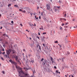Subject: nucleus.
<instances>
[{
  "label": "nucleus",
  "mask_w": 77,
  "mask_h": 77,
  "mask_svg": "<svg viewBox=\"0 0 77 77\" xmlns=\"http://www.w3.org/2000/svg\"><path fill=\"white\" fill-rule=\"evenodd\" d=\"M5 34H3L2 35L3 36H5Z\"/></svg>",
  "instance_id": "56"
},
{
  "label": "nucleus",
  "mask_w": 77,
  "mask_h": 77,
  "mask_svg": "<svg viewBox=\"0 0 77 77\" xmlns=\"http://www.w3.org/2000/svg\"><path fill=\"white\" fill-rule=\"evenodd\" d=\"M26 31L27 32H29V31H28V29H26Z\"/></svg>",
  "instance_id": "37"
},
{
  "label": "nucleus",
  "mask_w": 77,
  "mask_h": 77,
  "mask_svg": "<svg viewBox=\"0 0 77 77\" xmlns=\"http://www.w3.org/2000/svg\"><path fill=\"white\" fill-rule=\"evenodd\" d=\"M47 33H46V32H43V33L42 34L43 35H45V34H46Z\"/></svg>",
  "instance_id": "22"
},
{
  "label": "nucleus",
  "mask_w": 77,
  "mask_h": 77,
  "mask_svg": "<svg viewBox=\"0 0 77 77\" xmlns=\"http://www.w3.org/2000/svg\"><path fill=\"white\" fill-rule=\"evenodd\" d=\"M63 15H64L65 17H66V12H64L63 13Z\"/></svg>",
  "instance_id": "11"
},
{
  "label": "nucleus",
  "mask_w": 77,
  "mask_h": 77,
  "mask_svg": "<svg viewBox=\"0 0 77 77\" xmlns=\"http://www.w3.org/2000/svg\"><path fill=\"white\" fill-rule=\"evenodd\" d=\"M20 26H21V27H23V25H22V24H20Z\"/></svg>",
  "instance_id": "35"
},
{
  "label": "nucleus",
  "mask_w": 77,
  "mask_h": 77,
  "mask_svg": "<svg viewBox=\"0 0 77 77\" xmlns=\"http://www.w3.org/2000/svg\"><path fill=\"white\" fill-rule=\"evenodd\" d=\"M11 51L12 50L11 49H9L8 50H6V53L7 54V55H8V57L9 56V54L11 53Z\"/></svg>",
  "instance_id": "2"
},
{
  "label": "nucleus",
  "mask_w": 77,
  "mask_h": 77,
  "mask_svg": "<svg viewBox=\"0 0 77 77\" xmlns=\"http://www.w3.org/2000/svg\"><path fill=\"white\" fill-rule=\"evenodd\" d=\"M43 60H44V58H42L41 61H43Z\"/></svg>",
  "instance_id": "32"
},
{
  "label": "nucleus",
  "mask_w": 77,
  "mask_h": 77,
  "mask_svg": "<svg viewBox=\"0 0 77 77\" xmlns=\"http://www.w3.org/2000/svg\"><path fill=\"white\" fill-rule=\"evenodd\" d=\"M14 7H16V8H18V6L17 5H14Z\"/></svg>",
  "instance_id": "13"
},
{
  "label": "nucleus",
  "mask_w": 77,
  "mask_h": 77,
  "mask_svg": "<svg viewBox=\"0 0 77 77\" xmlns=\"http://www.w3.org/2000/svg\"><path fill=\"white\" fill-rule=\"evenodd\" d=\"M8 7H10V6H11V4H9L8 5Z\"/></svg>",
  "instance_id": "18"
},
{
  "label": "nucleus",
  "mask_w": 77,
  "mask_h": 77,
  "mask_svg": "<svg viewBox=\"0 0 77 77\" xmlns=\"http://www.w3.org/2000/svg\"><path fill=\"white\" fill-rule=\"evenodd\" d=\"M26 12L25 10L22 11V12L23 13H26Z\"/></svg>",
  "instance_id": "14"
},
{
  "label": "nucleus",
  "mask_w": 77,
  "mask_h": 77,
  "mask_svg": "<svg viewBox=\"0 0 77 77\" xmlns=\"http://www.w3.org/2000/svg\"><path fill=\"white\" fill-rule=\"evenodd\" d=\"M23 9H25V10H26V11L28 10V9H30V8L27 7H24Z\"/></svg>",
  "instance_id": "7"
},
{
  "label": "nucleus",
  "mask_w": 77,
  "mask_h": 77,
  "mask_svg": "<svg viewBox=\"0 0 77 77\" xmlns=\"http://www.w3.org/2000/svg\"><path fill=\"white\" fill-rule=\"evenodd\" d=\"M6 36H7V37L8 38V35H6Z\"/></svg>",
  "instance_id": "55"
},
{
  "label": "nucleus",
  "mask_w": 77,
  "mask_h": 77,
  "mask_svg": "<svg viewBox=\"0 0 77 77\" xmlns=\"http://www.w3.org/2000/svg\"><path fill=\"white\" fill-rule=\"evenodd\" d=\"M60 30H62V27L61 26H60Z\"/></svg>",
  "instance_id": "17"
},
{
  "label": "nucleus",
  "mask_w": 77,
  "mask_h": 77,
  "mask_svg": "<svg viewBox=\"0 0 77 77\" xmlns=\"http://www.w3.org/2000/svg\"><path fill=\"white\" fill-rule=\"evenodd\" d=\"M71 76L72 77H74V76H73V75H72Z\"/></svg>",
  "instance_id": "60"
},
{
  "label": "nucleus",
  "mask_w": 77,
  "mask_h": 77,
  "mask_svg": "<svg viewBox=\"0 0 77 77\" xmlns=\"http://www.w3.org/2000/svg\"><path fill=\"white\" fill-rule=\"evenodd\" d=\"M11 23L12 24H14V21H12L11 22Z\"/></svg>",
  "instance_id": "30"
},
{
  "label": "nucleus",
  "mask_w": 77,
  "mask_h": 77,
  "mask_svg": "<svg viewBox=\"0 0 77 77\" xmlns=\"http://www.w3.org/2000/svg\"><path fill=\"white\" fill-rule=\"evenodd\" d=\"M2 51H5V49H2Z\"/></svg>",
  "instance_id": "47"
},
{
  "label": "nucleus",
  "mask_w": 77,
  "mask_h": 77,
  "mask_svg": "<svg viewBox=\"0 0 77 77\" xmlns=\"http://www.w3.org/2000/svg\"><path fill=\"white\" fill-rule=\"evenodd\" d=\"M64 27L65 28H68V26H64Z\"/></svg>",
  "instance_id": "24"
},
{
  "label": "nucleus",
  "mask_w": 77,
  "mask_h": 77,
  "mask_svg": "<svg viewBox=\"0 0 77 77\" xmlns=\"http://www.w3.org/2000/svg\"><path fill=\"white\" fill-rule=\"evenodd\" d=\"M66 75H67V76ZM66 75H65V76L66 77H68V74H66Z\"/></svg>",
  "instance_id": "31"
},
{
  "label": "nucleus",
  "mask_w": 77,
  "mask_h": 77,
  "mask_svg": "<svg viewBox=\"0 0 77 77\" xmlns=\"http://www.w3.org/2000/svg\"><path fill=\"white\" fill-rule=\"evenodd\" d=\"M53 9L54 11V12H57V11H58L59 10L58 9H57V8L56 7V6H54V7Z\"/></svg>",
  "instance_id": "4"
},
{
  "label": "nucleus",
  "mask_w": 77,
  "mask_h": 77,
  "mask_svg": "<svg viewBox=\"0 0 77 77\" xmlns=\"http://www.w3.org/2000/svg\"><path fill=\"white\" fill-rule=\"evenodd\" d=\"M23 51H26V50H25V49H23Z\"/></svg>",
  "instance_id": "39"
},
{
  "label": "nucleus",
  "mask_w": 77,
  "mask_h": 77,
  "mask_svg": "<svg viewBox=\"0 0 77 77\" xmlns=\"http://www.w3.org/2000/svg\"><path fill=\"white\" fill-rule=\"evenodd\" d=\"M37 2H38V3H39L40 2V0H38Z\"/></svg>",
  "instance_id": "28"
},
{
  "label": "nucleus",
  "mask_w": 77,
  "mask_h": 77,
  "mask_svg": "<svg viewBox=\"0 0 77 77\" xmlns=\"http://www.w3.org/2000/svg\"><path fill=\"white\" fill-rule=\"evenodd\" d=\"M19 10L20 11H21L22 12L23 11L21 10V9H20Z\"/></svg>",
  "instance_id": "27"
},
{
  "label": "nucleus",
  "mask_w": 77,
  "mask_h": 77,
  "mask_svg": "<svg viewBox=\"0 0 77 77\" xmlns=\"http://www.w3.org/2000/svg\"><path fill=\"white\" fill-rule=\"evenodd\" d=\"M1 29H2V27H1L0 28Z\"/></svg>",
  "instance_id": "64"
},
{
  "label": "nucleus",
  "mask_w": 77,
  "mask_h": 77,
  "mask_svg": "<svg viewBox=\"0 0 77 77\" xmlns=\"http://www.w3.org/2000/svg\"><path fill=\"white\" fill-rule=\"evenodd\" d=\"M65 20V21H66V20L65 19L61 18V19H60V20Z\"/></svg>",
  "instance_id": "16"
},
{
  "label": "nucleus",
  "mask_w": 77,
  "mask_h": 77,
  "mask_svg": "<svg viewBox=\"0 0 77 77\" xmlns=\"http://www.w3.org/2000/svg\"><path fill=\"white\" fill-rule=\"evenodd\" d=\"M56 73H57V74H58V72H59V70H56Z\"/></svg>",
  "instance_id": "21"
},
{
  "label": "nucleus",
  "mask_w": 77,
  "mask_h": 77,
  "mask_svg": "<svg viewBox=\"0 0 77 77\" xmlns=\"http://www.w3.org/2000/svg\"><path fill=\"white\" fill-rule=\"evenodd\" d=\"M30 12H28V14H29V13H30Z\"/></svg>",
  "instance_id": "62"
},
{
  "label": "nucleus",
  "mask_w": 77,
  "mask_h": 77,
  "mask_svg": "<svg viewBox=\"0 0 77 77\" xmlns=\"http://www.w3.org/2000/svg\"><path fill=\"white\" fill-rule=\"evenodd\" d=\"M28 56H29V57H30V55L29 54L28 55Z\"/></svg>",
  "instance_id": "59"
},
{
  "label": "nucleus",
  "mask_w": 77,
  "mask_h": 77,
  "mask_svg": "<svg viewBox=\"0 0 77 77\" xmlns=\"http://www.w3.org/2000/svg\"><path fill=\"white\" fill-rule=\"evenodd\" d=\"M51 11L53 13H54V12H53V9H51Z\"/></svg>",
  "instance_id": "26"
},
{
  "label": "nucleus",
  "mask_w": 77,
  "mask_h": 77,
  "mask_svg": "<svg viewBox=\"0 0 77 77\" xmlns=\"http://www.w3.org/2000/svg\"><path fill=\"white\" fill-rule=\"evenodd\" d=\"M54 42L55 43H57V42H58L57 41H55Z\"/></svg>",
  "instance_id": "29"
},
{
  "label": "nucleus",
  "mask_w": 77,
  "mask_h": 77,
  "mask_svg": "<svg viewBox=\"0 0 77 77\" xmlns=\"http://www.w3.org/2000/svg\"><path fill=\"white\" fill-rule=\"evenodd\" d=\"M38 35H40V33L38 32Z\"/></svg>",
  "instance_id": "50"
},
{
  "label": "nucleus",
  "mask_w": 77,
  "mask_h": 77,
  "mask_svg": "<svg viewBox=\"0 0 77 77\" xmlns=\"http://www.w3.org/2000/svg\"><path fill=\"white\" fill-rule=\"evenodd\" d=\"M5 54V52H4L3 53H2V54Z\"/></svg>",
  "instance_id": "44"
},
{
  "label": "nucleus",
  "mask_w": 77,
  "mask_h": 77,
  "mask_svg": "<svg viewBox=\"0 0 77 77\" xmlns=\"http://www.w3.org/2000/svg\"><path fill=\"white\" fill-rule=\"evenodd\" d=\"M41 27L42 28H39V29L40 30H44V29L43 28V26H41Z\"/></svg>",
  "instance_id": "8"
},
{
  "label": "nucleus",
  "mask_w": 77,
  "mask_h": 77,
  "mask_svg": "<svg viewBox=\"0 0 77 77\" xmlns=\"http://www.w3.org/2000/svg\"><path fill=\"white\" fill-rule=\"evenodd\" d=\"M37 48H39L40 50H41V46H40L39 45H38L37 47Z\"/></svg>",
  "instance_id": "6"
},
{
  "label": "nucleus",
  "mask_w": 77,
  "mask_h": 77,
  "mask_svg": "<svg viewBox=\"0 0 77 77\" xmlns=\"http://www.w3.org/2000/svg\"><path fill=\"white\" fill-rule=\"evenodd\" d=\"M44 19V20H45L46 21H47V20L46 19V18H45Z\"/></svg>",
  "instance_id": "23"
},
{
  "label": "nucleus",
  "mask_w": 77,
  "mask_h": 77,
  "mask_svg": "<svg viewBox=\"0 0 77 77\" xmlns=\"http://www.w3.org/2000/svg\"><path fill=\"white\" fill-rule=\"evenodd\" d=\"M9 62H11V63L14 64L16 65V67L18 70V71L19 72V76L21 77H29V75L28 74H26L24 75H22L21 74L23 73V71L22 70V68L20 67V66H17V63L16 62H15L14 61H12V60H9Z\"/></svg>",
  "instance_id": "1"
},
{
  "label": "nucleus",
  "mask_w": 77,
  "mask_h": 77,
  "mask_svg": "<svg viewBox=\"0 0 77 77\" xmlns=\"http://www.w3.org/2000/svg\"><path fill=\"white\" fill-rule=\"evenodd\" d=\"M5 44H8V42H6Z\"/></svg>",
  "instance_id": "34"
},
{
  "label": "nucleus",
  "mask_w": 77,
  "mask_h": 77,
  "mask_svg": "<svg viewBox=\"0 0 77 77\" xmlns=\"http://www.w3.org/2000/svg\"><path fill=\"white\" fill-rule=\"evenodd\" d=\"M37 38H38V39H39V37H38V36H37Z\"/></svg>",
  "instance_id": "45"
},
{
  "label": "nucleus",
  "mask_w": 77,
  "mask_h": 77,
  "mask_svg": "<svg viewBox=\"0 0 77 77\" xmlns=\"http://www.w3.org/2000/svg\"><path fill=\"white\" fill-rule=\"evenodd\" d=\"M36 16H35V18H36Z\"/></svg>",
  "instance_id": "57"
},
{
  "label": "nucleus",
  "mask_w": 77,
  "mask_h": 77,
  "mask_svg": "<svg viewBox=\"0 0 77 77\" xmlns=\"http://www.w3.org/2000/svg\"><path fill=\"white\" fill-rule=\"evenodd\" d=\"M43 45L44 47H45V44H43Z\"/></svg>",
  "instance_id": "43"
},
{
  "label": "nucleus",
  "mask_w": 77,
  "mask_h": 77,
  "mask_svg": "<svg viewBox=\"0 0 77 77\" xmlns=\"http://www.w3.org/2000/svg\"><path fill=\"white\" fill-rule=\"evenodd\" d=\"M2 73L3 74H5V72H4V71H2Z\"/></svg>",
  "instance_id": "19"
},
{
  "label": "nucleus",
  "mask_w": 77,
  "mask_h": 77,
  "mask_svg": "<svg viewBox=\"0 0 77 77\" xmlns=\"http://www.w3.org/2000/svg\"><path fill=\"white\" fill-rule=\"evenodd\" d=\"M46 6L47 8V10H50V9H51V8L50 7V5L49 4H47L46 5Z\"/></svg>",
  "instance_id": "3"
},
{
  "label": "nucleus",
  "mask_w": 77,
  "mask_h": 77,
  "mask_svg": "<svg viewBox=\"0 0 77 77\" xmlns=\"http://www.w3.org/2000/svg\"><path fill=\"white\" fill-rule=\"evenodd\" d=\"M62 26H64V24L63 23L62 25Z\"/></svg>",
  "instance_id": "42"
},
{
  "label": "nucleus",
  "mask_w": 77,
  "mask_h": 77,
  "mask_svg": "<svg viewBox=\"0 0 77 77\" xmlns=\"http://www.w3.org/2000/svg\"><path fill=\"white\" fill-rule=\"evenodd\" d=\"M29 2H32V0H29Z\"/></svg>",
  "instance_id": "48"
},
{
  "label": "nucleus",
  "mask_w": 77,
  "mask_h": 77,
  "mask_svg": "<svg viewBox=\"0 0 77 77\" xmlns=\"http://www.w3.org/2000/svg\"><path fill=\"white\" fill-rule=\"evenodd\" d=\"M41 15L42 16H43V12H41Z\"/></svg>",
  "instance_id": "25"
},
{
  "label": "nucleus",
  "mask_w": 77,
  "mask_h": 77,
  "mask_svg": "<svg viewBox=\"0 0 77 77\" xmlns=\"http://www.w3.org/2000/svg\"><path fill=\"white\" fill-rule=\"evenodd\" d=\"M13 1H15V2H16V0H13Z\"/></svg>",
  "instance_id": "58"
},
{
  "label": "nucleus",
  "mask_w": 77,
  "mask_h": 77,
  "mask_svg": "<svg viewBox=\"0 0 77 77\" xmlns=\"http://www.w3.org/2000/svg\"><path fill=\"white\" fill-rule=\"evenodd\" d=\"M61 48H62V46H61V45H59V46Z\"/></svg>",
  "instance_id": "41"
},
{
  "label": "nucleus",
  "mask_w": 77,
  "mask_h": 77,
  "mask_svg": "<svg viewBox=\"0 0 77 77\" xmlns=\"http://www.w3.org/2000/svg\"><path fill=\"white\" fill-rule=\"evenodd\" d=\"M29 25H30V26H31V27H32V26H34V25H33V24H32V23H29Z\"/></svg>",
  "instance_id": "9"
},
{
  "label": "nucleus",
  "mask_w": 77,
  "mask_h": 77,
  "mask_svg": "<svg viewBox=\"0 0 77 77\" xmlns=\"http://www.w3.org/2000/svg\"><path fill=\"white\" fill-rule=\"evenodd\" d=\"M39 19H41V16H39Z\"/></svg>",
  "instance_id": "40"
},
{
  "label": "nucleus",
  "mask_w": 77,
  "mask_h": 77,
  "mask_svg": "<svg viewBox=\"0 0 77 77\" xmlns=\"http://www.w3.org/2000/svg\"><path fill=\"white\" fill-rule=\"evenodd\" d=\"M67 24H68V23H66L65 24V25H67Z\"/></svg>",
  "instance_id": "36"
},
{
  "label": "nucleus",
  "mask_w": 77,
  "mask_h": 77,
  "mask_svg": "<svg viewBox=\"0 0 77 77\" xmlns=\"http://www.w3.org/2000/svg\"><path fill=\"white\" fill-rule=\"evenodd\" d=\"M39 14H41V12L40 11L39 12Z\"/></svg>",
  "instance_id": "61"
},
{
  "label": "nucleus",
  "mask_w": 77,
  "mask_h": 77,
  "mask_svg": "<svg viewBox=\"0 0 77 77\" xmlns=\"http://www.w3.org/2000/svg\"><path fill=\"white\" fill-rule=\"evenodd\" d=\"M64 30H65V31H66V30H67V29H65Z\"/></svg>",
  "instance_id": "49"
},
{
  "label": "nucleus",
  "mask_w": 77,
  "mask_h": 77,
  "mask_svg": "<svg viewBox=\"0 0 77 77\" xmlns=\"http://www.w3.org/2000/svg\"><path fill=\"white\" fill-rule=\"evenodd\" d=\"M54 68H55V69H56V68H57L56 67V66H54Z\"/></svg>",
  "instance_id": "38"
},
{
  "label": "nucleus",
  "mask_w": 77,
  "mask_h": 77,
  "mask_svg": "<svg viewBox=\"0 0 77 77\" xmlns=\"http://www.w3.org/2000/svg\"><path fill=\"white\" fill-rule=\"evenodd\" d=\"M35 18L36 19H38V17H36Z\"/></svg>",
  "instance_id": "52"
},
{
  "label": "nucleus",
  "mask_w": 77,
  "mask_h": 77,
  "mask_svg": "<svg viewBox=\"0 0 77 77\" xmlns=\"http://www.w3.org/2000/svg\"><path fill=\"white\" fill-rule=\"evenodd\" d=\"M14 58L16 59V60L19 63H20V61L19 60H18V57L17 56L15 55L14 56Z\"/></svg>",
  "instance_id": "5"
},
{
  "label": "nucleus",
  "mask_w": 77,
  "mask_h": 77,
  "mask_svg": "<svg viewBox=\"0 0 77 77\" xmlns=\"http://www.w3.org/2000/svg\"><path fill=\"white\" fill-rule=\"evenodd\" d=\"M4 56L5 57L8 58V55L6 54H5L4 55Z\"/></svg>",
  "instance_id": "10"
},
{
  "label": "nucleus",
  "mask_w": 77,
  "mask_h": 77,
  "mask_svg": "<svg viewBox=\"0 0 77 77\" xmlns=\"http://www.w3.org/2000/svg\"><path fill=\"white\" fill-rule=\"evenodd\" d=\"M34 26H36V24L35 23H34Z\"/></svg>",
  "instance_id": "54"
},
{
  "label": "nucleus",
  "mask_w": 77,
  "mask_h": 77,
  "mask_svg": "<svg viewBox=\"0 0 77 77\" xmlns=\"http://www.w3.org/2000/svg\"><path fill=\"white\" fill-rule=\"evenodd\" d=\"M67 54H69V52H67Z\"/></svg>",
  "instance_id": "33"
},
{
  "label": "nucleus",
  "mask_w": 77,
  "mask_h": 77,
  "mask_svg": "<svg viewBox=\"0 0 77 77\" xmlns=\"http://www.w3.org/2000/svg\"><path fill=\"white\" fill-rule=\"evenodd\" d=\"M39 7H37V9H39Z\"/></svg>",
  "instance_id": "63"
},
{
  "label": "nucleus",
  "mask_w": 77,
  "mask_h": 77,
  "mask_svg": "<svg viewBox=\"0 0 77 77\" xmlns=\"http://www.w3.org/2000/svg\"><path fill=\"white\" fill-rule=\"evenodd\" d=\"M1 59H2V60H4V59H3V58L2 57H1Z\"/></svg>",
  "instance_id": "20"
},
{
  "label": "nucleus",
  "mask_w": 77,
  "mask_h": 77,
  "mask_svg": "<svg viewBox=\"0 0 77 77\" xmlns=\"http://www.w3.org/2000/svg\"><path fill=\"white\" fill-rule=\"evenodd\" d=\"M30 63V62H32V63H33L34 62L33 60H31V61H29Z\"/></svg>",
  "instance_id": "15"
},
{
  "label": "nucleus",
  "mask_w": 77,
  "mask_h": 77,
  "mask_svg": "<svg viewBox=\"0 0 77 77\" xmlns=\"http://www.w3.org/2000/svg\"><path fill=\"white\" fill-rule=\"evenodd\" d=\"M30 15H31V16H32V14L30 13Z\"/></svg>",
  "instance_id": "51"
},
{
  "label": "nucleus",
  "mask_w": 77,
  "mask_h": 77,
  "mask_svg": "<svg viewBox=\"0 0 77 77\" xmlns=\"http://www.w3.org/2000/svg\"><path fill=\"white\" fill-rule=\"evenodd\" d=\"M29 39L31 40V39H32V38L30 37L29 38Z\"/></svg>",
  "instance_id": "53"
},
{
  "label": "nucleus",
  "mask_w": 77,
  "mask_h": 77,
  "mask_svg": "<svg viewBox=\"0 0 77 77\" xmlns=\"http://www.w3.org/2000/svg\"><path fill=\"white\" fill-rule=\"evenodd\" d=\"M56 7L57 8V9H60V6H56Z\"/></svg>",
  "instance_id": "12"
},
{
  "label": "nucleus",
  "mask_w": 77,
  "mask_h": 77,
  "mask_svg": "<svg viewBox=\"0 0 77 77\" xmlns=\"http://www.w3.org/2000/svg\"><path fill=\"white\" fill-rule=\"evenodd\" d=\"M51 61H53V58H52L51 57Z\"/></svg>",
  "instance_id": "46"
}]
</instances>
